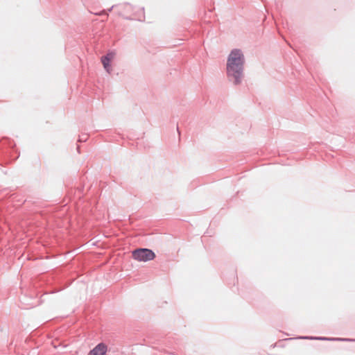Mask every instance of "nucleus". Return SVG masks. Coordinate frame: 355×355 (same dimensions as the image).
Here are the masks:
<instances>
[{
	"label": "nucleus",
	"mask_w": 355,
	"mask_h": 355,
	"mask_svg": "<svg viewBox=\"0 0 355 355\" xmlns=\"http://www.w3.org/2000/svg\"><path fill=\"white\" fill-rule=\"evenodd\" d=\"M243 62V55L241 51L238 49L233 50L227 59V71L228 76L232 78L236 84L240 82Z\"/></svg>",
	"instance_id": "1"
},
{
	"label": "nucleus",
	"mask_w": 355,
	"mask_h": 355,
	"mask_svg": "<svg viewBox=\"0 0 355 355\" xmlns=\"http://www.w3.org/2000/svg\"><path fill=\"white\" fill-rule=\"evenodd\" d=\"M132 257L137 261H148L153 260L155 257V253L147 248H139L132 252Z\"/></svg>",
	"instance_id": "2"
},
{
	"label": "nucleus",
	"mask_w": 355,
	"mask_h": 355,
	"mask_svg": "<svg viewBox=\"0 0 355 355\" xmlns=\"http://www.w3.org/2000/svg\"><path fill=\"white\" fill-rule=\"evenodd\" d=\"M107 347L103 343H100L96 345L88 355H105Z\"/></svg>",
	"instance_id": "3"
},
{
	"label": "nucleus",
	"mask_w": 355,
	"mask_h": 355,
	"mask_svg": "<svg viewBox=\"0 0 355 355\" xmlns=\"http://www.w3.org/2000/svg\"><path fill=\"white\" fill-rule=\"evenodd\" d=\"M101 62H102V64L103 65V67L104 69L108 72V73H110L111 71V66H110V62L109 60H104V58L102 57L101 58Z\"/></svg>",
	"instance_id": "4"
},
{
	"label": "nucleus",
	"mask_w": 355,
	"mask_h": 355,
	"mask_svg": "<svg viewBox=\"0 0 355 355\" xmlns=\"http://www.w3.org/2000/svg\"><path fill=\"white\" fill-rule=\"evenodd\" d=\"M114 52H109L105 56H103L104 60H109L110 62H112L114 60Z\"/></svg>",
	"instance_id": "5"
}]
</instances>
